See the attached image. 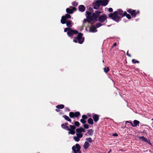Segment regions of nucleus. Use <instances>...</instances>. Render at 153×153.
Instances as JSON below:
<instances>
[{"instance_id": "obj_1", "label": "nucleus", "mask_w": 153, "mask_h": 153, "mask_svg": "<svg viewBox=\"0 0 153 153\" xmlns=\"http://www.w3.org/2000/svg\"><path fill=\"white\" fill-rule=\"evenodd\" d=\"M126 14V11L123 12L121 10H118L117 11L114 12L113 13L109 14V16L114 21L118 22L121 18L125 16Z\"/></svg>"}, {"instance_id": "obj_2", "label": "nucleus", "mask_w": 153, "mask_h": 153, "mask_svg": "<svg viewBox=\"0 0 153 153\" xmlns=\"http://www.w3.org/2000/svg\"><path fill=\"white\" fill-rule=\"evenodd\" d=\"M101 13L100 11L97 10L92 14L91 12L86 11V16L88 22H91L92 21H97V18L99 17L100 14Z\"/></svg>"}, {"instance_id": "obj_3", "label": "nucleus", "mask_w": 153, "mask_h": 153, "mask_svg": "<svg viewBox=\"0 0 153 153\" xmlns=\"http://www.w3.org/2000/svg\"><path fill=\"white\" fill-rule=\"evenodd\" d=\"M65 23H66V25L68 27L64 29V32H68L67 33L68 36L70 37L73 34H77L78 33L77 30H72L70 28L73 25V23L71 20H67Z\"/></svg>"}, {"instance_id": "obj_4", "label": "nucleus", "mask_w": 153, "mask_h": 153, "mask_svg": "<svg viewBox=\"0 0 153 153\" xmlns=\"http://www.w3.org/2000/svg\"><path fill=\"white\" fill-rule=\"evenodd\" d=\"M108 3L107 0H98L93 4L94 8L95 9H98L100 6H105Z\"/></svg>"}, {"instance_id": "obj_5", "label": "nucleus", "mask_w": 153, "mask_h": 153, "mask_svg": "<svg viewBox=\"0 0 153 153\" xmlns=\"http://www.w3.org/2000/svg\"><path fill=\"white\" fill-rule=\"evenodd\" d=\"M82 36L83 34L81 33H79L77 37H74V39L73 40L74 42L77 43L78 41L79 44H82L84 40V38L82 37Z\"/></svg>"}, {"instance_id": "obj_6", "label": "nucleus", "mask_w": 153, "mask_h": 153, "mask_svg": "<svg viewBox=\"0 0 153 153\" xmlns=\"http://www.w3.org/2000/svg\"><path fill=\"white\" fill-rule=\"evenodd\" d=\"M108 17L107 16V15L105 14H104L102 15H101L100 16H99L98 17V21L100 23H106L107 22V19Z\"/></svg>"}, {"instance_id": "obj_7", "label": "nucleus", "mask_w": 153, "mask_h": 153, "mask_svg": "<svg viewBox=\"0 0 153 153\" xmlns=\"http://www.w3.org/2000/svg\"><path fill=\"white\" fill-rule=\"evenodd\" d=\"M81 146L79 144L76 143L75 146H74L72 147V149L74 153H81L80 151Z\"/></svg>"}, {"instance_id": "obj_8", "label": "nucleus", "mask_w": 153, "mask_h": 153, "mask_svg": "<svg viewBox=\"0 0 153 153\" xmlns=\"http://www.w3.org/2000/svg\"><path fill=\"white\" fill-rule=\"evenodd\" d=\"M71 18V15L68 14H66L65 16L62 17V19L61 20V22L62 24H65L66 23L67 19H70Z\"/></svg>"}, {"instance_id": "obj_9", "label": "nucleus", "mask_w": 153, "mask_h": 153, "mask_svg": "<svg viewBox=\"0 0 153 153\" xmlns=\"http://www.w3.org/2000/svg\"><path fill=\"white\" fill-rule=\"evenodd\" d=\"M71 8H67L66 9V11L67 13L69 14H72L74 11L76 10V9L74 7H70Z\"/></svg>"}, {"instance_id": "obj_10", "label": "nucleus", "mask_w": 153, "mask_h": 153, "mask_svg": "<svg viewBox=\"0 0 153 153\" xmlns=\"http://www.w3.org/2000/svg\"><path fill=\"white\" fill-rule=\"evenodd\" d=\"M130 123L131 124V126L133 127H136L137 126H138L140 123V122L137 120H134L133 121V123L132 122H130Z\"/></svg>"}, {"instance_id": "obj_11", "label": "nucleus", "mask_w": 153, "mask_h": 153, "mask_svg": "<svg viewBox=\"0 0 153 153\" xmlns=\"http://www.w3.org/2000/svg\"><path fill=\"white\" fill-rule=\"evenodd\" d=\"M92 117L95 122L96 123L97 122L99 119V116L98 114H93Z\"/></svg>"}, {"instance_id": "obj_12", "label": "nucleus", "mask_w": 153, "mask_h": 153, "mask_svg": "<svg viewBox=\"0 0 153 153\" xmlns=\"http://www.w3.org/2000/svg\"><path fill=\"white\" fill-rule=\"evenodd\" d=\"M68 125V123H66L65 124H61V127L63 129L66 130H70V128L67 126Z\"/></svg>"}, {"instance_id": "obj_13", "label": "nucleus", "mask_w": 153, "mask_h": 153, "mask_svg": "<svg viewBox=\"0 0 153 153\" xmlns=\"http://www.w3.org/2000/svg\"><path fill=\"white\" fill-rule=\"evenodd\" d=\"M89 30L90 32L93 33L96 32L97 31L96 27L94 25H91L90 27Z\"/></svg>"}, {"instance_id": "obj_14", "label": "nucleus", "mask_w": 153, "mask_h": 153, "mask_svg": "<svg viewBox=\"0 0 153 153\" xmlns=\"http://www.w3.org/2000/svg\"><path fill=\"white\" fill-rule=\"evenodd\" d=\"M79 9L80 11L83 12L85 10V7L83 5H80L79 7Z\"/></svg>"}, {"instance_id": "obj_15", "label": "nucleus", "mask_w": 153, "mask_h": 153, "mask_svg": "<svg viewBox=\"0 0 153 153\" xmlns=\"http://www.w3.org/2000/svg\"><path fill=\"white\" fill-rule=\"evenodd\" d=\"M90 146L89 143L87 141H85L83 145V147L85 149H87L88 147Z\"/></svg>"}, {"instance_id": "obj_16", "label": "nucleus", "mask_w": 153, "mask_h": 153, "mask_svg": "<svg viewBox=\"0 0 153 153\" xmlns=\"http://www.w3.org/2000/svg\"><path fill=\"white\" fill-rule=\"evenodd\" d=\"M139 11H137V12L136 13V12L135 10H133L132 11V13L131 14V15L132 16V17H135L136 15L137 14V13H139Z\"/></svg>"}, {"instance_id": "obj_17", "label": "nucleus", "mask_w": 153, "mask_h": 153, "mask_svg": "<svg viewBox=\"0 0 153 153\" xmlns=\"http://www.w3.org/2000/svg\"><path fill=\"white\" fill-rule=\"evenodd\" d=\"M94 131L92 129H89L87 130V133L90 136H92L93 134Z\"/></svg>"}, {"instance_id": "obj_18", "label": "nucleus", "mask_w": 153, "mask_h": 153, "mask_svg": "<svg viewBox=\"0 0 153 153\" xmlns=\"http://www.w3.org/2000/svg\"><path fill=\"white\" fill-rule=\"evenodd\" d=\"M74 117H77L80 115V113L79 111L76 112H75V113L74 112Z\"/></svg>"}, {"instance_id": "obj_19", "label": "nucleus", "mask_w": 153, "mask_h": 153, "mask_svg": "<svg viewBox=\"0 0 153 153\" xmlns=\"http://www.w3.org/2000/svg\"><path fill=\"white\" fill-rule=\"evenodd\" d=\"M88 122L90 125H92L94 123L93 120L91 118H89L88 120Z\"/></svg>"}, {"instance_id": "obj_20", "label": "nucleus", "mask_w": 153, "mask_h": 153, "mask_svg": "<svg viewBox=\"0 0 153 153\" xmlns=\"http://www.w3.org/2000/svg\"><path fill=\"white\" fill-rule=\"evenodd\" d=\"M56 108L58 109H63L64 107V105L62 104H61L57 105L56 106Z\"/></svg>"}, {"instance_id": "obj_21", "label": "nucleus", "mask_w": 153, "mask_h": 153, "mask_svg": "<svg viewBox=\"0 0 153 153\" xmlns=\"http://www.w3.org/2000/svg\"><path fill=\"white\" fill-rule=\"evenodd\" d=\"M68 131H69L68 132L69 134H71L74 135L75 133V130H71L70 129V130Z\"/></svg>"}, {"instance_id": "obj_22", "label": "nucleus", "mask_w": 153, "mask_h": 153, "mask_svg": "<svg viewBox=\"0 0 153 153\" xmlns=\"http://www.w3.org/2000/svg\"><path fill=\"white\" fill-rule=\"evenodd\" d=\"M73 138L75 141L77 142L79 141L80 140V138L77 137V136H74Z\"/></svg>"}, {"instance_id": "obj_23", "label": "nucleus", "mask_w": 153, "mask_h": 153, "mask_svg": "<svg viewBox=\"0 0 153 153\" xmlns=\"http://www.w3.org/2000/svg\"><path fill=\"white\" fill-rule=\"evenodd\" d=\"M69 116L71 118H74V112H71L69 113Z\"/></svg>"}, {"instance_id": "obj_24", "label": "nucleus", "mask_w": 153, "mask_h": 153, "mask_svg": "<svg viewBox=\"0 0 153 153\" xmlns=\"http://www.w3.org/2000/svg\"><path fill=\"white\" fill-rule=\"evenodd\" d=\"M86 140L87 141V142H88V143L89 142L90 143H91L93 140H92L91 138L89 137L87 138L86 139Z\"/></svg>"}, {"instance_id": "obj_25", "label": "nucleus", "mask_w": 153, "mask_h": 153, "mask_svg": "<svg viewBox=\"0 0 153 153\" xmlns=\"http://www.w3.org/2000/svg\"><path fill=\"white\" fill-rule=\"evenodd\" d=\"M103 25L102 24V23H97L95 25V26H96V27L97 28H98L100 27H101V26H102V25Z\"/></svg>"}, {"instance_id": "obj_26", "label": "nucleus", "mask_w": 153, "mask_h": 153, "mask_svg": "<svg viewBox=\"0 0 153 153\" xmlns=\"http://www.w3.org/2000/svg\"><path fill=\"white\" fill-rule=\"evenodd\" d=\"M70 129L71 130H75L76 127L74 125H70Z\"/></svg>"}, {"instance_id": "obj_27", "label": "nucleus", "mask_w": 153, "mask_h": 153, "mask_svg": "<svg viewBox=\"0 0 153 153\" xmlns=\"http://www.w3.org/2000/svg\"><path fill=\"white\" fill-rule=\"evenodd\" d=\"M76 131L77 132L76 133H79V134H82L80 128H77L76 129Z\"/></svg>"}, {"instance_id": "obj_28", "label": "nucleus", "mask_w": 153, "mask_h": 153, "mask_svg": "<svg viewBox=\"0 0 153 153\" xmlns=\"http://www.w3.org/2000/svg\"><path fill=\"white\" fill-rule=\"evenodd\" d=\"M75 126L79 127L80 125V123L78 121H75L74 123Z\"/></svg>"}, {"instance_id": "obj_29", "label": "nucleus", "mask_w": 153, "mask_h": 153, "mask_svg": "<svg viewBox=\"0 0 153 153\" xmlns=\"http://www.w3.org/2000/svg\"><path fill=\"white\" fill-rule=\"evenodd\" d=\"M146 129H144L142 131L141 133H143L145 134L146 135L147 134V130H149L147 128H146Z\"/></svg>"}, {"instance_id": "obj_30", "label": "nucleus", "mask_w": 153, "mask_h": 153, "mask_svg": "<svg viewBox=\"0 0 153 153\" xmlns=\"http://www.w3.org/2000/svg\"><path fill=\"white\" fill-rule=\"evenodd\" d=\"M104 71L105 73H107L108 71H109V68L108 67H107V68H104Z\"/></svg>"}, {"instance_id": "obj_31", "label": "nucleus", "mask_w": 153, "mask_h": 153, "mask_svg": "<svg viewBox=\"0 0 153 153\" xmlns=\"http://www.w3.org/2000/svg\"><path fill=\"white\" fill-rule=\"evenodd\" d=\"M76 134L77 137H78L80 138H82L83 136V134H82L76 133Z\"/></svg>"}, {"instance_id": "obj_32", "label": "nucleus", "mask_w": 153, "mask_h": 153, "mask_svg": "<svg viewBox=\"0 0 153 153\" xmlns=\"http://www.w3.org/2000/svg\"><path fill=\"white\" fill-rule=\"evenodd\" d=\"M132 62L134 64H135L136 63H139V62L137 60H136L134 59H132Z\"/></svg>"}, {"instance_id": "obj_33", "label": "nucleus", "mask_w": 153, "mask_h": 153, "mask_svg": "<svg viewBox=\"0 0 153 153\" xmlns=\"http://www.w3.org/2000/svg\"><path fill=\"white\" fill-rule=\"evenodd\" d=\"M146 142L147 143H150L151 144L150 141L149 140H148L147 139L145 138L144 139V140L143 141Z\"/></svg>"}, {"instance_id": "obj_34", "label": "nucleus", "mask_w": 153, "mask_h": 153, "mask_svg": "<svg viewBox=\"0 0 153 153\" xmlns=\"http://www.w3.org/2000/svg\"><path fill=\"white\" fill-rule=\"evenodd\" d=\"M80 121L81 123H82L83 124H85L86 122V121L84 119H81L80 120Z\"/></svg>"}, {"instance_id": "obj_35", "label": "nucleus", "mask_w": 153, "mask_h": 153, "mask_svg": "<svg viewBox=\"0 0 153 153\" xmlns=\"http://www.w3.org/2000/svg\"><path fill=\"white\" fill-rule=\"evenodd\" d=\"M83 127L85 129H88L89 128V125L87 124H84L83 125Z\"/></svg>"}, {"instance_id": "obj_36", "label": "nucleus", "mask_w": 153, "mask_h": 153, "mask_svg": "<svg viewBox=\"0 0 153 153\" xmlns=\"http://www.w3.org/2000/svg\"><path fill=\"white\" fill-rule=\"evenodd\" d=\"M62 117H64L65 119L67 120V121L68 120V119H69V117L68 116H66V115H64L62 116Z\"/></svg>"}, {"instance_id": "obj_37", "label": "nucleus", "mask_w": 153, "mask_h": 153, "mask_svg": "<svg viewBox=\"0 0 153 153\" xmlns=\"http://www.w3.org/2000/svg\"><path fill=\"white\" fill-rule=\"evenodd\" d=\"M125 16H126V17L128 19H130L131 18L130 15L128 14H127V13Z\"/></svg>"}, {"instance_id": "obj_38", "label": "nucleus", "mask_w": 153, "mask_h": 153, "mask_svg": "<svg viewBox=\"0 0 153 153\" xmlns=\"http://www.w3.org/2000/svg\"><path fill=\"white\" fill-rule=\"evenodd\" d=\"M82 119L85 120L88 117L86 115H83L82 116Z\"/></svg>"}, {"instance_id": "obj_39", "label": "nucleus", "mask_w": 153, "mask_h": 153, "mask_svg": "<svg viewBox=\"0 0 153 153\" xmlns=\"http://www.w3.org/2000/svg\"><path fill=\"white\" fill-rule=\"evenodd\" d=\"M141 124V126L140 128V129H142L143 128V127H142V126H147V127H148V126L146 125H144L143 124Z\"/></svg>"}, {"instance_id": "obj_40", "label": "nucleus", "mask_w": 153, "mask_h": 153, "mask_svg": "<svg viewBox=\"0 0 153 153\" xmlns=\"http://www.w3.org/2000/svg\"><path fill=\"white\" fill-rule=\"evenodd\" d=\"M132 10L131 9H129L127 10V12L131 14L132 13Z\"/></svg>"}, {"instance_id": "obj_41", "label": "nucleus", "mask_w": 153, "mask_h": 153, "mask_svg": "<svg viewBox=\"0 0 153 153\" xmlns=\"http://www.w3.org/2000/svg\"><path fill=\"white\" fill-rule=\"evenodd\" d=\"M80 128L81 129L82 132H85V130L83 128L81 127Z\"/></svg>"}, {"instance_id": "obj_42", "label": "nucleus", "mask_w": 153, "mask_h": 153, "mask_svg": "<svg viewBox=\"0 0 153 153\" xmlns=\"http://www.w3.org/2000/svg\"><path fill=\"white\" fill-rule=\"evenodd\" d=\"M65 111H70V109L68 107H65Z\"/></svg>"}, {"instance_id": "obj_43", "label": "nucleus", "mask_w": 153, "mask_h": 153, "mask_svg": "<svg viewBox=\"0 0 153 153\" xmlns=\"http://www.w3.org/2000/svg\"><path fill=\"white\" fill-rule=\"evenodd\" d=\"M72 4L74 6H76L77 5V3L76 1H74L73 3Z\"/></svg>"}, {"instance_id": "obj_44", "label": "nucleus", "mask_w": 153, "mask_h": 153, "mask_svg": "<svg viewBox=\"0 0 153 153\" xmlns=\"http://www.w3.org/2000/svg\"><path fill=\"white\" fill-rule=\"evenodd\" d=\"M108 10L110 12H111L113 11V9L111 8H109Z\"/></svg>"}, {"instance_id": "obj_45", "label": "nucleus", "mask_w": 153, "mask_h": 153, "mask_svg": "<svg viewBox=\"0 0 153 153\" xmlns=\"http://www.w3.org/2000/svg\"><path fill=\"white\" fill-rule=\"evenodd\" d=\"M118 134L117 133H114V134H113V136H114V137H117V136H118Z\"/></svg>"}, {"instance_id": "obj_46", "label": "nucleus", "mask_w": 153, "mask_h": 153, "mask_svg": "<svg viewBox=\"0 0 153 153\" xmlns=\"http://www.w3.org/2000/svg\"><path fill=\"white\" fill-rule=\"evenodd\" d=\"M144 137L143 136L139 137L138 138L139 139H143Z\"/></svg>"}, {"instance_id": "obj_47", "label": "nucleus", "mask_w": 153, "mask_h": 153, "mask_svg": "<svg viewBox=\"0 0 153 153\" xmlns=\"http://www.w3.org/2000/svg\"><path fill=\"white\" fill-rule=\"evenodd\" d=\"M89 10H90V11H91L90 12H91V13L92 12H93V9L92 8H89Z\"/></svg>"}, {"instance_id": "obj_48", "label": "nucleus", "mask_w": 153, "mask_h": 153, "mask_svg": "<svg viewBox=\"0 0 153 153\" xmlns=\"http://www.w3.org/2000/svg\"><path fill=\"white\" fill-rule=\"evenodd\" d=\"M127 55L129 57H131V55L130 54H129L128 53V51L127 52Z\"/></svg>"}, {"instance_id": "obj_49", "label": "nucleus", "mask_w": 153, "mask_h": 153, "mask_svg": "<svg viewBox=\"0 0 153 153\" xmlns=\"http://www.w3.org/2000/svg\"><path fill=\"white\" fill-rule=\"evenodd\" d=\"M116 43H114L113 45V46L112 47H115V46L116 45Z\"/></svg>"}, {"instance_id": "obj_50", "label": "nucleus", "mask_w": 153, "mask_h": 153, "mask_svg": "<svg viewBox=\"0 0 153 153\" xmlns=\"http://www.w3.org/2000/svg\"><path fill=\"white\" fill-rule=\"evenodd\" d=\"M67 121L70 122L71 123V119L70 118H69V119H68V120Z\"/></svg>"}, {"instance_id": "obj_51", "label": "nucleus", "mask_w": 153, "mask_h": 153, "mask_svg": "<svg viewBox=\"0 0 153 153\" xmlns=\"http://www.w3.org/2000/svg\"><path fill=\"white\" fill-rule=\"evenodd\" d=\"M56 111L57 112H59V110L58 109H56Z\"/></svg>"}, {"instance_id": "obj_52", "label": "nucleus", "mask_w": 153, "mask_h": 153, "mask_svg": "<svg viewBox=\"0 0 153 153\" xmlns=\"http://www.w3.org/2000/svg\"><path fill=\"white\" fill-rule=\"evenodd\" d=\"M130 122H129V121H126V124L127 123H130Z\"/></svg>"}, {"instance_id": "obj_53", "label": "nucleus", "mask_w": 153, "mask_h": 153, "mask_svg": "<svg viewBox=\"0 0 153 153\" xmlns=\"http://www.w3.org/2000/svg\"><path fill=\"white\" fill-rule=\"evenodd\" d=\"M88 134L87 133H86V134H85V135H87Z\"/></svg>"}, {"instance_id": "obj_54", "label": "nucleus", "mask_w": 153, "mask_h": 153, "mask_svg": "<svg viewBox=\"0 0 153 153\" xmlns=\"http://www.w3.org/2000/svg\"><path fill=\"white\" fill-rule=\"evenodd\" d=\"M145 138V137H144V138L143 139H142V140H143H143H144V139Z\"/></svg>"}, {"instance_id": "obj_55", "label": "nucleus", "mask_w": 153, "mask_h": 153, "mask_svg": "<svg viewBox=\"0 0 153 153\" xmlns=\"http://www.w3.org/2000/svg\"><path fill=\"white\" fill-rule=\"evenodd\" d=\"M152 120H153V119H152Z\"/></svg>"}, {"instance_id": "obj_56", "label": "nucleus", "mask_w": 153, "mask_h": 153, "mask_svg": "<svg viewBox=\"0 0 153 153\" xmlns=\"http://www.w3.org/2000/svg\"><path fill=\"white\" fill-rule=\"evenodd\" d=\"M102 62H104V61H103V60Z\"/></svg>"}]
</instances>
